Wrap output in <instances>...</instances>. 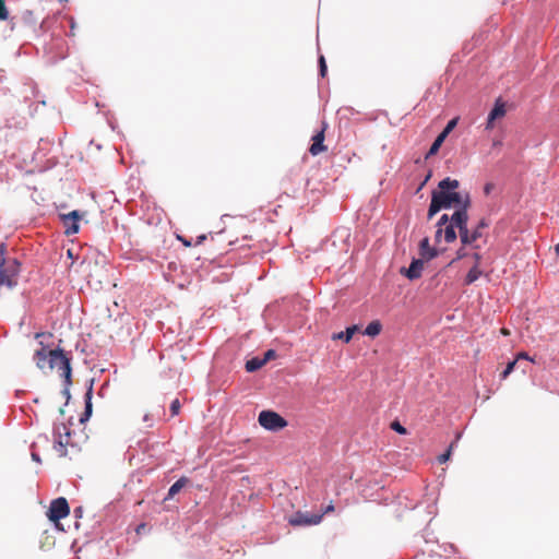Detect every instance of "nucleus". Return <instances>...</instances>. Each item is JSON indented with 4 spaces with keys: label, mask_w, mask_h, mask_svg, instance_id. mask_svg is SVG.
<instances>
[{
    "label": "nucleus",
    "mask_w": 559,
    "mask_h": 559,
    "mask_svg": "<svg viewBox=\"0 0 559 559\" xmlns=\"http://www.w3.org/2000/svg\"><path fill=\"white\" fill-rule=\"evenodd\" d=\"M188 483H189L188 478H186V477L179 478L176 483H174L171 485L165 499L174 498Z\"/></svg>",
    "instance_id": "obj_18"
},
{
    "label": "nucleus",
    "mask_w": 559,
    "mask_h": 559,
    "mask_svg": "<svg viewBox=\"0 0 559 559\" xmlns=\"http://www.w3.org/2000/svg\"><path fill=\"white\" fill-rule=\"evenodd\" d=\"M460 181L447 177L439 181L438 189L431 192V201L428 209L427 217L431 219L438 212L443 209H450L453 205L455 211L468 212L472 201L468 192L461 193L457 191Z\"/></svg>",
    "instance_id": "obj_1"
},
{
    "label": "nucleus",
    "mask_w": 559,
    "mask_h": 559,
    "mask_svg": "<svg viewBox=\"0 0 559 559\" xmlns=\"http://www.w3.org/2000/svg\"><path fill=\"white\" fill-rule=\"evenodd\" d=\"M501 334L502 335H510V331L508 329H506V328H502L501 329Z\"/></svg>",
    "instance_id": "obj_39"
},
{
    "label": "nucleus",
    "mask_w": 559,
    "mask_h": 559,
    "mask_svg": "<svg viewBox=\"0 0 559 559\" xmlns=\"http://www.w3.org/2000/svg\"><path fill=\"white\" fill-rule=\"evenodd\" d=\"M266 364V359L254 357L246 362V370L248 372H254L262 368Z\"/></svg>",
    "instance_id": "obj_19"
},
{
    "label": "nucleus",
    "mask_w": 559,
    "mask_h": 559,
    "mask_svg": "<svg viewBox=\"0 0 559 559\" xmlns=\"http://www.w3.org/2000/svg\"><path fill=\"white\" fill-rule=\"evenodd\" d=\"M40 345L41 348L37 349L34 354V361L40 370H48L50 350H47L43 343H40Z\"/></svg>",
    "instance_id": "obj_12"
},
{
    "label": "nucleus",
    "mask_w": 559,
    "mask_h": 559,
    "mask_svg": "<svg viewBox=\"0 0 559 559\" xmlns=\"http://www.w3.org/2000/svg\"><path fill=\"white\" fill-rule=\"evenodd\" d=\"M492 188H493L492 183H486V186L484 187L485 194L488 195L491 192Z\"/></svg>",
    "instance_id": "obj_33"
},
{
    "label": "nucleus",
    "mask_w": 559,
    "mask_h": 559,
    "mask_svg": "<svg viewBox=\"0 0 559 559\" xmlns=\"http://www.w3.org/2000/svg\"><path fill=\"white\" fill-rule=\"evenodd\" d=\"M323 513L296 512L290 519L293 526L317 525L322 521Z\"/></svg>",
    "instance_id": "obj_8"
},
{
    "label": "nucleus",
    "mask_w": 559,
    "mask_h": 559,
    "mask_svg": "<svg viewBox=\"0 0 559 559\" xmlns=\"http://www.w3.org/2000/svg\"><path fill=\"white\" fill-rule=\"evenodd\" d=\"M555 249H556L557 254H559V243L556 246Z\"/></svg>",
    "instance_id": "obj_46"
},
{
    "label": "nucleus",
    "mask_w": 559,
    "mask_h": 559,
    "mask_svg": "<svg viewBox=\"0 0 559 559\" xmlns=\"http://www.w3.org/2000/svg\"><path fill=\"white\" fill-rule=\"evenodd\" d=\"M520 359H527V360H530V361L534 362V359H533V358H531V357H530L525 352H521V353H519V354H518V356H516V358H515L514 360H516V361H518V360H520Z\"/></svg>",
    "instance_id": "obj_32"
},
{
    "label": "nucleus",
    "mask_w": 559,
    "mask_h": 559,
    "mask_svg": "<svg viewBox=\"0 0 559 559\" xmlns=\"http://www.w3.org/2000/svg\"><path fill=\"white\" fill-rule=\"evenodd\" d=\"M74 512L81 514V508L75 509Z\"/></svg>",
    "instance_id": "obj_41"
},
{
    "label": "nucleus",
    "mask_w": 559,
    "mask_h": 559,
    "mask_svg": "<svg viewBox=\"0 0 559 559\" xmlns=\"http://www.w3.org/2000/svg\"><path fill=\"white\" fill-rule=\"evenodd\" d=\"M181 403L178 399H175L170 404L171 416H177L180 413Z\"/></svg>",
    "instance_id": "obj_25"
},
{
    "label": "nucleus",
    "mask_w": 559,
    "mask_h": 559,
    "mask_svg": "<svg viewBox=\"0 0 559 559\" xmlns=\"http://www.w3.org/2000/svg\"><path fill=\"white\" fill-rule=\"evenodd\" d=\"M9 17V11L7 9L4 0H0V21H5Z\"/></svg>",
    "instance_id": "obj_28"
},
{
    "label": "nucleus",
    "mask_w": 559,
    "mask_h": 559,
    "mask_svg": "<svg viewBox=\"0 0 559 559\" xmlns=\"http://www.w3.org/2000/svg\"><path fill=\"white\" fill-rule=\"evenodd\" d=\"M325 129L326 124L323 122L322 128L320 131H318L311 139L312 143L309 147V153L312 156H317L323 152H326L328 147L324 145V138H325Z\"/></svg>",
    "instance_id": "obj_10"
},
{
    "label": "nucleus",
    "mask_w": 559,
    "mask_h": 559,
    "mask_svg": "<svg viewBox=\"0 0 559 559\" xmlns=\"http://www.w3.org/2000/svg\"><path fill=\"white\" fill-rule=\"evenodd\" d=\"M435 241L439 243L443 238L447 243H452L456 240L457 235L455 229L460 231V225L455 222V211L452 215L443 214L436 225Z\"/></svg>",
    "instance_id": "obj_3"
},
{
    "label": "nucleus",
    "mask_w": 559,
    "mask_h": 559,
    "mask_svg": "<svg viewBox=\"0 0 559 559\" xmlns=\"http://www.w3.org/2000/svg\"><path fill=\"white\" fill-rule=\"evenodd\" d=\"M32 455H33V459H34V460H36V461H38V460H39V459H38V456H37L35 453H33Z\"/></svg>",
    "instance_id": "obj_45"
},
{
    "label": "nucleus",
    "mask_w": 559,
    "mask_h": 559,
    "mask_svg": "<svg viewBox=\"0 0 559 559\" xmlns=\"http://www.w3.org/2000/svg\"><path fill=\"white\" fill-rule=\"evenodd\" d=\"M332 511H334V506H333L332 503H330V504L325 508L324 513H329V512H332Z\"/></svg>",
    "instance_id": "obj_37"
},
{
    "label": "nucleus",
    "mask_w": 559,
    "mask_h": 559,
    "mask_svg": "<svg viewBox=\"0 0 559 559\" xmlns=\"http://www.w3.org/2000/svg\"><path fill=\"white\" fill-rule=\"evenodd\" d=\"M286 181H289L292 183H295V181H297V186L289 189V191L292 192V195L295 197L302 188L301 186V182H302V179L301 178H298L297 176H288ZM288 190V188H286V191Z\"/></svg>",
    "instance_id": "obj_22"
},
{
    "label": "nucleus",
    "mask_w": 559,
    "mask_h": 559,
    "mask_svg": "<svg viewBox=\"0 0 559 559\" xmlns=\"http://www.w3.org/2000/svg\"><path fill=\"white\" fill-rule=\"evenodd\" d=\"M319 64H320V74L322 76H325L328 68H326L325 59L323 56L320 57Z\"/></svg>",
    "instance_id": "obj_29"
},
{
    "label": "nucleus",
    "mask_w": 559,
    "mask_h": 559,
    "mask_svg": "<svg viewBox=\"0 0 559 559\" xmlns=\"http://www.w3.org/2000/svg\"><path fill=\"white\" fill-rule=\"evenodd\" d=\"M19 262L11 260L0 264V286L12 288L17 283Z\"/></svg>",
    "instance_id": "obj_6"
},
{
    "label": "nucleus",
    "mask_w": 559,
    "mask_h": 559,
    "mask_svg": "<svg viewBox=\"0 0 559 559\" xmlns=\"http://www.w3.org/2000/svg\"><path fill=\"white\" fill-rule=\"evenodd\" d=\"M57 369L60 376L64 379L66 386L71 384V365L70 358L66 355L63 349H50V359L48 370Z\"/></svg>",
    "instance_id": "obj_4"
},
{
    "label": "nucleus",
    "mask_w": 559,
    "mask_h": 559,
    "mask_svg": "<svg viewBox=\"0 0 559 559\" xmlns=\"http://www.w3.org/2000/svg\"><path fill=\"white\" fill-rule=\"evenodd\" d=\"M206 239L205 235H200L197 239V245H201Z\"/></svg>",
    "instance_id": "obj_35"
},
{
    "label": "nucleus",
    "mask_w": 559,
    "mask_h": 559,
    "mask_svg": "<svg viewBox=\"0 0 559 559\" xmlns=\"http://www.w3.org/2000/svg\"><path fill=\"white\" fill-rule=\"evenodd\" d=\"M143 527H144V524H141V525L138 527V532H139V531H143Z\"/></svg>",
    "instance_id": "obj_43"
},
{
    "label": "nucleus",
    "mask_w": 559,
    "mask_h": 559,
    "mask_svg": "<svg viewBox=\"0 0 559 559\" xmlns=\"http://www.w3.org/2000/svg\"><path fill=\"white\" fill-rule=\"evenodd\" d=\"M275 356H276L275 350L269 349L267 352H265L264 357L262 359H266V362H267L270 359L275 358Z\"/></svg>",
    "instance_id": "obj_31"
},
{
    "label": "nucleus",
    "mask_w": 559,
    "mask_h": 559,
    "mask_svg": "<svg viewBox=\"0 0 559 559\" xmlns=\"http://www.w3.org/2000/svg\"><path fill=\"white\" fill-rule=\"evenodd\" d=\"M180 241L186 246V247H190L191 246V241L185 239V238H181L179 237Z\"/></svg>",
    "instance_id": "obj_36"
},
{
    "label": "nucleus",
    "mask_w": 559,
    "mask_h": 559,
    "mask_svg": "<svg viewBox=\"0 0 559 559\" xmlns=\"http://www.w3.org/2000/svg\"><path fill=\"white\" fill-rule=\"evenodd\" d=\"M66 234L67 235H73L76 234L80 229L79 221L81 219V215L78 211H72L68 214H64L61 216Z\"/></svg>",
    "instance_id": "obj_11"
},
{
    "label": "nucleus",
    "mask_w": 559,
    "mask_h": 559,
    "mask_svg": "<svg viewBox=\"0 0 559 559\" xmlns=\"http://www.w3.org/2000/svg\"><path fill=\"white\" fill-rule=\"evenodd\" d=\"M92 394H93V386L91 385L85 394V411L80 419L81 423H84L85 420H87L90 418V416L92 415V409H93Z\"/></svg>",
    "instance_id": "obj_17"
},
{
    "label": "nucleus",
    "mask_w": 559,
    "mask_h": 559,
    "mask_svg": "<svg viewBox=\"0 0 559 559\" xmlns=\"http://www.w3.org/2000/svg\"><path fill=\"white\" fill-rule=\"evenodd\" d=\"M430 177H431V173H429V174L425 177V180L423 181V183L420 185V187H419V188H423V187L426 185V182L430 179Z\"/></svg>",
    "instance_id": "obj_38"
},
{
    "label": "nucleus",
    "mask_w": 559,
    "mask_h": 559,
    "mask_svg": "<svg viewBox=\"0 0 559 559\" xmlns=\"http://www.w3.org/2000/svg\"><path fill=\"white\" fill-rule=\"evenodd\" d=\"M474 259H475V264H477V267H479V262H480V254L479 253H474Z\"/></svg>",
    "instance_id": "obj_34"
},
{
    "label": "nucleus",
    "mask_w": 559,
    "mask_h": 559,
    "mask_svg": "<svg viewBox=\"0 0 559 559\" xmlns=\"http://www.w3.org/2000/svg\"><path fill=\"white\" fill-rule=\"evenodd\" d=\"M143 527H144V524H141V525L138 527V532H139V531H143Z\"/></svg>",
    "instance_id": "obj_44"
},
{
    "label": "nucleus",
    "mask_w": 559,
    "mask_h": 559,
    "mask_svg": "<svg viewBox=\"0 0 559 559\" xmlns=\"http://www.w3.org/2000/svg\"><path fill=\"white\" fill-rule=\"evenodd\" d=\"M41 336H44V333H43V332H39V333H36V334H35V338H39V337H41Z\"/></svg>",
    "instance_id": "obj_40"
},
{
    "label": "nucleus",
    "mask_w": 559,
    "mask_h": 559,
    "mask_svg": "<svg viewBox=\"0 0 559 559\" xmlns=\"http://www.w3.org/2000/svg\"><path fill=\"white\" fill-rule=\"evenodd\" d=\"M515 365H516V360L510 361L507 365L506 369L500 374L502 380L508 378V376L514 370Z\"/></svg>",
    "instance_id": "obj_24"
},
{
    "label": "nucleus",
    "mask_w": 559,
    "mask_h": 559,
    "mask_svg": "<svg viewBox=\"0 0 559 559\" xmlns=\"http://www.w3.org/2000/svg\"><path fill=\"white\" fill-rule=\"evenodd\" d=\"M69 437H70V433H69V432H67V433H66V441H64V439H63L61 436L59 437V440H58V442H57L58 448L56 447V449H57V451L60 453V455H66V454H67V452H66V445H67V444H68V442H69Z\"/></svg>",
    "instance_id": "obj_23"
},
{
    "label": "nucleus",
    "mask_w": 559,
    "mask_h": 559,
    "mask_svg": "<svg viewBox=\"0 0 559 559\" xmlns=\"http://www.w3.org/2000/svg\"><path fill=\"white\" fill-rule=\"evenodd\" d=\"M464 247H465V246H463L462 248H460V249L456 251V258H455V259H453V260L450 262V264L454 263L456 260H461V259H463V258H465V257H466V254H467V253H466V251H465Z\"/></svg>",
    "instance_id": "obj_30"
},
{
    "label": "nucleus",
    "mask_w": 559,
    "mask_h": 559,
    "mask_svg": "<svg viewBox=\"0 0 559 559\" xmlns=\"http://www.w3.org/2000/svg\"><path fill=\"white\" fill-rule=\"evenodd\" d=\"M258 421L264 429L270 431H280L288 425L284 417L273 411H262L259 414Z\"/></svg>",
    "instance_id": "obj_5"
},
{
    "label": "nucleus",
    "mask_w": 559,
    "mask_h": 559,
    "mask_svg": "<svg viewBox=\"0 0 559 559\" xmlns=\"http://www.w3.org/2000/svg\"><path fill=\"white\" fill-rule=\"evenodd\" d=\"M506 115L504 104L497 100L495 107L488 115L486 129H491L493 127V121L498 118H502Z\"/></svg>",
    "instance_id": "obj_14"
},
{
    "label": "nucleus",
    "mask_w": 559,
    "mask_h": 559,
    "mask_svg": "<svg viewBox=\"0 0 559 559\" xmlns=\"http://www.w3.org/2000/svg\"><path fill=\"white\" fill-rule=\"evenodd\" d=\"M358 331L357 325L348 326L344 332L334 333L332 335L333 340H343L345 343H348L354 334Z\"/></svg>",
    "instance_id": "obj_16"
},
{
    "label": "nucleus",
    "mask_w": 559,
    "mask_h": 559,
    "mask_svg": "<svg viewBox=\"0 0 559 559\" xmlns=\"http://www.w3.org/2000/svg\"><path fill=\"white\" fill-rule=\"evenodd\" d=\"M74 512L81 514V508L75 509Z\"/></svg>",
    "instance_id": "obj_42"
},
{
    "label": "nucleus",
    "mask_w": 559,
    "mask_h": 559,
    "mask_svg": "<svg viewBox=\"0 0 559 559\" xmlns=\"http://www.w3.org/2000/svg\"><path fill=\"white\" fill-rule=\"evenodd\" d=\"M453 447H454V443H451V444H450V447H449V449L447 450V452H445V453H443V454H441V455H439V457H438V462H439L440 464H444V463H447V462L449 461V459H450V456H451V451H452Z\"/></svg>",
    "instance_id": "obj_27"
},
{
    "label": "nucleus",
    "mask_w": 559,
    "mask_h": 559,
    "mask_svg": "<svg viewBox=\"0 0 559 559\" xmlns=\"http://www.w3.org/2000/svg\"><path fill=\"white\" fill-rule=\"evenodd\" d=\"M70 513V507L66 498L59 497L51 501L50 507L47 511L48 519L56 524V527H60L59 521L64 519Z\"/></svg>",
    "instance_id": "obj_7"
},
{
    "label": "nucleus",
    "mask_w": 559,
    "mask_h": 559,
    "mask_svg": "<svg viewBox=\"0 0 559 559\" xmlns=\"http://www.w3.org/2000/svg\"><path fill=\"white\" fill-rule=\"evenodd\" d=\"M481 275V271L479 270V267H477V264H474V266L468 271L465 280H464V284L465 285H471L473 284L475 281H477Z\"/></svg>",
    "instance_id": "obj_21"
},
{
    "label": "nucleus",
    "mask_w": 559,
    "mask_h": 559,
    "mask_svg": "<svg viewBox=\"0 0 559 559\" xmlns=\"http://www.w3.org/2000/svg\"><path fill=\"white\" fill-rule=\"evenodd\" d=\"M424 269L423 260H413L408 269H402L401 273L404 274L409 280H417L421 276V271Z\"/></svg>",
    "instance_id": "obj_13"
},
{
    "label": "nucleus",
    "mask_w": 559,
    "mask_h": 559,
    "mask_svg": "<svg viewBox=\"0 0 559 559\" xmlns=\"http://www.w3.org/2000/svg\"><path fill=\"white\" fill-rule=\"evenodd\" d=\"M455 222L460 225V240L462 246H472L478 248L476 243L483 237V229L489 226V223L481 218L473 229H468V212L455 211Z\"/></svg>",
    "instance_id": "obj_2"
},
{
    "label": "nucleus",
    "mask_w": 559,
    "mask_h": 559,
    "mask_svg": "<svg viewBox=\"0 0 559 559\" xmlns=\"http://www.w3.org/2000/svg\"><path fill=\"white\" fill-rule=\"evenodd\" d=\"M420 254L426 260H431L438 255L437 250L430 247L428 238H424L420 241Z\"/></svg>",
    "instance_id": "obj_15"
},
{
    "label": "nucleus",
    "mask_w": 559,
    "mask_h": 559,
    "mask_svg": "<svg viewBox=\"0 0 559 559\" xmlns=\"http://www.w3.org/2000/svg\"><path fill=\"white\" fill-rule=\"evenodd\" d=\"M456 123H457V118H453L452 120H450L448 122V124L445 126L443 131L436 138L432 145L430 146V148L426 155L427 158L438 153L440 146L442 145V143L444 142V140L447 139L449 133L455 128Z\"/></svg>",
    "instance_id": "obj_9"
},
{
    "label": "nucleus",
    "mask_w": 559,
    "mask_h": 559,
    "mask_svg": "<svg viewBox=\"0 0 559 559\" xmlns=\"http://www.w3.org/2000/svg\"><path fill=\"white\" fill-rule=\"evenodd\" d=\"M381 329H382V325H381L380 321L374 320L367 325L364 334L374 337L380 334Z\"/></svg>",
    "instance_id": "obj_20"
},
{
    "label": "nucleus",
    "mask_w": 559,
    "mask_h": 559,
    "mask_svg": "<svg viewBox=\"0 0 559 559\" xmlns=\"http://www.w3.org/2000/svg\"><path fill=\"white\" fill-rule=\"evenodd\" d=\"M391 428L396 431L397 433L400 435H406L407 433V430L404 426L401 425L400 421L397 420H394L391 423Z\"/></svg>",
    "instance_id": "obj_26"
}]
</instances>
